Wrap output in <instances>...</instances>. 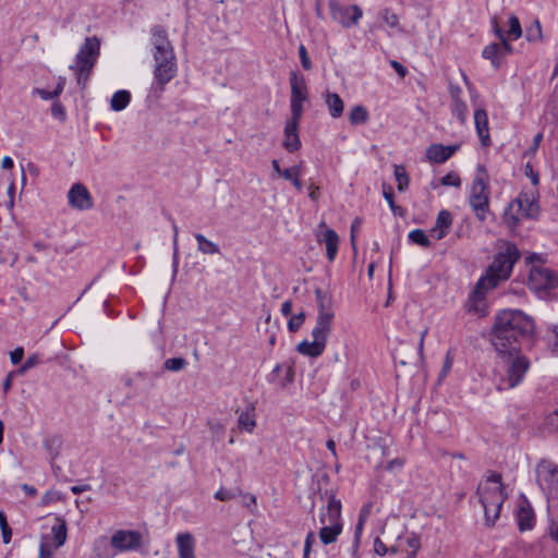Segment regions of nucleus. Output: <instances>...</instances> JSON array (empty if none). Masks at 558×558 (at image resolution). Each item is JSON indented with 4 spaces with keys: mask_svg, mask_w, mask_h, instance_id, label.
<instances>
[{
    "mask_svg": "<svg viewBox=\"0 0 558 558\" xmlns=\"http://www.w3.org/2000/svg\"><path fill=\"white\" fill-rule=\"evenodd\" d=\"M535 329L532 317L520 310H504L495 316L490 342L497 352L520 349L521 341L530 338Z\"/></svg>",
    "mask_w": 558,
    "mask_h": 558,
    "instance_id": "1",
    "label": "nucleus"
},
{
    "mask_svg": "<svg viewBox=\"0 0 558 558\" xmlns=\"http://www.w3.org/2000/svg\"><path fill=\"white\" fill-rule=\"evenodd\" d=\"M315 298L318 313L315 326L312 330L313 340H303L296 347L300 354L310 357H318L324 353L327 339L331 332L335 320V310L331 295L317 288L315 290Z\"/></svg>",
    "mask_w": 558,
    "mask_h": 558,
    "instance_id": "2",
    "label": "nucleus"
},
{
    "mask_svg": "<svg viewBox=\"0 0 558 558\" xmlns=\"http://www.w3.org/2000/svg\"><path fill=\"white\" fill-rule=\"evenodd\" d=\"M519 258L520 251L517 245L505 242L502 250L495 255L493 263L487 268L486 275L477 281L474 293L483 295L484 292L496 288L499 282L507 280Z\"/></svg>",
    "mask_w": 558,
    "mask_h": 558,
    "instance_id": "3",
    "label": "nucleus"
},
{
    "mask_svg": "<svg viewBox=\"0 0 558 558\" xmlns=\"http://www.w3.org/2000/svg\"><path fill=\"white\" fill-rule=\"evenodd\" d=\"M497 353L496 388L500 391L512 389L522 383L531 366L530 360L521 353V349Z\"/></svg>",
    "mask_w": 558,
    "mask_h": 558,
    "instance_id": "4",
    "label": "nucleus"
},
{
    "mask_svg": "<svg viewBox=\"0 0 558 558\" xmlns=\"http://www.w3.org/2000/svg\"><path fill=\"white\" fill-rule=\"evenodd\" d=\"M476 494L484 509L486 525L494 526L507 498L501 475L497 472L489 473L486 481L478 485Z\"/></svg>",
    "mask_w": 558,
    "mask_h": 558,
    "instance_id": "5",
    "label": "nucleus"
},
{
    "mask_svg": "<svg viewBox=\"0 0 558 558\" xmlns=\"http://www.w3.org/2000/svg\"><path fill=\"white\" fill-rule=\"evenodd\" d=\"M341 508V501L330 495L327 506L322 509L319 520L323 526L319 530V539L325 545L335 543L342 532Z\"/></svg>",
    "mask_w": 558,
    "mask_h": 558,
    "instance_id": "6",
    "label": "nucleus"
},
{
    "mask_svg": "<svg viewBox=\"0 0 558 558\" xmlns=\"http://www.w3.org/2000/svg\"><path fill=\"white\" fill-rule=\"evenodd\" d=\"M100 41L97 37H86L75 57V64L70 69L77 74V84L84 88L89 74L99 57Z\"/></svg>",
    "mask_w": 558,
    "mask_h": 558,
    "instance_id": "7",
    "label": "nucleus"
},
{
    "mask_svg": "<svg viewBox=\"0 0 558 558\" xmlns=\"http://www.w3.org/2000/svg\"><path fill=\"white\" fill-rule=\"evenodd\" d=\"M538 205L527 193H520L517 198L509 203L502 214V221L510 231H513L521 219H535L538 216Z\"/></svg>",
    "mask_w": 558,
    "mask_h": 558,
    "instance_id": "8",
    "label": "nucleus"
},
{
    "mask_svg": "<svg viewBox=\"0 0 558 558\" xmlns=\"http://www.w3.org/2000/svg\"><path fill=\"white\" fill-rule=\"evenodd\" d=\"M469 204L477 219L484 221L489 211V181L483 165L477 166V173L471 186Z\"/></svg>",
    "mask_w": 558,
    "mask_h": 558,
    "instance_id": "9",
    "label": "nucleus"
},
{
    "mask_svg": "<svg viewBox=\"0 0 558 558\" xmlns=\"http://www.w3.org/2000/svg\"><path fill=\"white\" fill-rule=\"evenodd\" d=\"M151 44L155 64H177L173 47L168 39L166 29L155 26L151 29Z\"/></svg>",
    "mask_w": 558,
    "mask_h": 558,
    "instance_id": "10",
    "label": "nucleus"
},
{
    "mask_svg": "<svg viewBox=\"0 0 558 558\" xmlns=\"http://www.w3.org/2000/svg\"><path fill=\"white\" fill-rule=\"evenodd\" d=\"M536 481L549 497H558V465L549 460H542L535 469Z\"/></svg>",
    "mask_w": 558,
    "mask_h": 558,
    "instance_id": "11",
    "label": "nucleus"
},
{
    "mask_svg": "<svg viewBox=\"0 0 558 558\" xmlns=\"http://www.w3.org/2000/svg\"><path fill=\"white\" fill-rule=\"evenodd\" d=\"M291 99L290 109L291 116L302 117L303 104L308 99L307 86L304 76L296 72L290 74Z\"/></svg>",
    "mask_w": 558,
    "mask_h": 558,
    "instance_id": "12",
    "label": "nucleus"
},
{
    "mask_svg": "<svg viewBox=\"0 0 558 558\" xmlns=\"http://www.w3.org/2000/svg\"><path fill=\"white\" fill-rule=\"evenodd\" d=\"M330 15L332 21L344 28L356 25L362 17V10L359 5L342 7L337 0H329Z\"/></svg>",
    "mask_w": 558,
    "mask_h": 558,
    "instance_id": "13",
    "label": "nucleus"
},
{
    "mask_svg": "<svg viewBox=\"0 0 558 558\" xmlns=\"http://www.w3.org/2000/svg\"><path fill=\"white\" fill-rule=\"evenodd\" d=\"M529 286L535 291L554 289L558 286V275L544 266H533L530 270Z\"/></svg>",
    "mask_w": 558,
    "mask_h": 558,
    "instance_id": "14",
    "label": "nucleus"
},
{
    "mask_svg": "<svg viewBox=\"0 0 558 558\" xmlns=\"http://www.w3.org/2000/svg\"><path fill=\"white\" fill-rule=\"evenodd\" d=\"M142 534L137 531L119 530L111 536V546L118 551L137 550L142 546Z\"/></svg>",
    "mask_w": 558,
    "mask_h": 558,
    "instance_id": "15",
    "label": "nucleus"
},
{
    "mask_svg": "<svg viewBox=\"0 0 558 558\" xmlns=\"http://www.w3.org/2000/svg\"><path fill=\"white\" fill-rule=\"evenodd\" d=\"M68 201L70 206L78 210H87L93 207L90 193L82 183L72 185L68 193Z\"/></svg>",
    "mask_w": 558,
    "mask_h": 558,
    "instance_id": "16",
    "label": "nucleus"
},
{
    "mask_svg": "<svg viewBox=\"0 0 558 558\" xmlns=\"http://www.w3.org/2000/svg\"><path fill=\"white\" fill-rule=\"evenodd\" d=\"M302 117L291 118L286 122L284 126V138L282 142V146L289 153H294L301 147V140L299 136V124Z\"/></svg>",
    "mask_w": 558,
    "mask_h": 558,
    "instance_id": "17",
    "label": "nucleus"
},
{
    "mask_svg": "<svg viewBox=\"0 0 558 558\" xmlns=\"http://www.w3.org/2000/svg\"><path fill=\"white\" fill-rule=\"evenodd\" d=\"M512 52V47L508 40L504 43H493L483 49V58L489 60L495 68L500 64V59Z\"/></svg>",
    "mask_w": 558,
    "mask_h": 558,
    "instance_id": "18",
    "label": "nucleus"
},
{
    "mask_svg": "<svg viewBox=\"0 0 558 558\" xmlns=\"http://www.w3.org/2000/svg\"><path fill=\"white\" fill-rule=\"evenodd\" d=\"M319 228H325V230L317 234V241L325 243L327 258L329 262H333L338 253L340 239L335 230L326 228L325 222H322Z\"/></svg>",
    "mask_w": 558,
    "mask_h": 558,
    "instance_id": "19",
    "label": "nucleus"
},
{
    "mask_svg": "<svg viewBox=\"0 0 558 558\" xmlns=\"http://www.w3.org/2000/svg\"><path fill=\"white\" fill-rule=\"evenodd\" d=\"M177 64H155L153 88L163 90L165 86L177 75Z\"/></svg>",
    "mask_w": 558,
    "mask_h": 558,
    "instance_id": "20",
    "label": "nucleus"
},
{
    "mask_svg": "<svg viewBox=\"0 0 558 558\" xmlns=\"http://www.w3.org/2000/svg\"><path fill=\"white\" fill-rule=\"evenodd\" d=\"M474 124L482 146L490 145L488 117L485 109L478 108L474 111Z\"/></svg>",
    "mask_w": 558,
    "mask_h": 558,
    "instance_id": "21",
    "label": "nucleus"
},
{
    "mask_svg": "<svg viewBox=\"0 0 558 558\" xmlns=\"http://www.w3.org/2000/svg\"><path fill=\"white\" fill-rule=\"evenodd\" d=\"M458 148V145L444 146L440 144H433L426 149V156L432 162L442 163L447 161Z\"/></svg>",
    "mask_w": 558,
    "mask_h": 558,
    "instance_id": "22",
    "label": "nucleus"
},
{
    "mask_svg": "<svg viewBox=\"0 0 558 558\" xmlns=\"http://www.w3.org/2000/svg\"><path fill=\"white\" fill-rule=\"evenodd\" d=\"M179 558H196L195 555V538L189 533H179L175 537Z\"/></svg>",
    "mask_w": 558,
    "mask_h": 558,
    "instance_id": "23",
    "label": "nucleus"
},
{
    "mask_svg": "<svg viewBox=\"0 0 558 558\" xmlns=\"http://www.w3.org/2000/svg\"><path fill=\"white\" fill-rule=\"evenodd\" d=\"M452 223V217L451 214L448 210H440L438 213L436 223L430 230L433 236H435L437 240H441L445 238L450 229V226Z\"/></svg>",
    "mask_w": 558,
    "mask_h": 558,
    "instance_id": "24",
    "label": "nucleus"
},
{
    "mask_svg": "<svg viewBox=\"0 0 558 558\" xmlns=\"http://www.w3.org/2000/svg\"><path fill=\"white\" fill-rule=\"evenodd\" d=\"M325 102L328 107L329 114L332 118H339L343 113L344 104L340 96L336 93L326 92L324 94Z\"/></svg>",
    "mask_w": 558,
    "mask_h": 558,
    "instance_id": "25",
    "label": "nucleus"
},
{
    "mask_svg": "<svg viewBox=\"0 0 558 558\" xmlns=\"http://www.w3.org/2000/svg\"><path fill=\"white\" fill-rule=\"evenodd\" d=\"M53 535L54 547L59 548L66 542L68 537V525L63 518L56 517V524L51 527Z\"/></svg>",
    "mask_w": 558,
    "mask_h": 558,
    "instance_id": "26",
    "label": "nucleus"
},
{
    "mask_svg": "<svg viewBox=\"0 0 558 558\" xmlns=\"http://www.w3.org/2000/svg\"><path fill=\"white\" fill-rule=\"evenodd\" d=\"M238 424L241 429L252 433L256 426L255 422V408L250 405L245 411L241 412L238 418Z\"/></svg>",
    "mask_w": 558,
    "mask_h": 558,
    "instance_id": "27",
    "label": "nucleus"
},
{
    "mask_svg": "<svg viewBox=\"0 0 558 558\" xmlns=\"http://www.w3.org/2000/svg\"><path fill=\"white\" fill-rule=\"evenodd\" d=\"M194 238L197 242V250L202 254H207V255L220 254L219 245L217 243L208 240L204 234L195 233Z\"/></svg>",
    "mask_w": 558,
    "mask_h": 558,
    "instance_id": "28",
    "label": "nucleus"
},
{
    "mask_svg": "<svg viewBox=\"0 0 558 558\" xmlns=\"http://www.w3.org/2000/svg\"><path fill=\"white\" fill-rule=\"evenodd\" d=\"M517 517L520 531H527L533 527L535 517L532 508L521 507L518 511Z\"/></svg>",
    "mask_w": 558,
    "mask_h": 558,
    "instance_id": "29",
    "label": "nucleus"
},
{
    "mask_svg": "<svg viewBox=\"0 0 558 558\" xmlns=\"http://www.w3.org/2000/svg\"><path fill=\"white\" fill-rule=\"evenodd\" d=\"M131 100V94L128 90L116 92L110 101V107L113 111H121L128 107Z\"/></svg>",
    "mask_w": 558,
    "mask_h": 558,
    "instance_id": "30",
    "label": "nucleus"
},
{
    "mask_svg": "<svg viewBox=\"0 0 558 558\" xmlns=\"http://www.w3.org/2000/svg\"><path fill=\"white\" fill-rule=\"evenodd\" d=\"M368 119V111L361 105L354 106L349 113V121L352 125L365 124Z\"/></svg>",
    "mask_w": 558,
    "mask_h": 558,
    "instance_id": "31",
    "label": "nucleus"
},
{
    "mask_svg": "<svg viewBox=\"0 0 558 558\" xmlns=\"http://www.w3.org/2000/svg\"><path fill=\"white\" fill-rule=\"evenodd\" d=\"M300 174H301V166L300 165L290 167L282 171V177L286 180L291 181L298 191H302V184L299 180Z\"/></svg>",
    "mask_w": 558,
    "mask_h": 558,
    "instance_id": "32",
    "label": "nucleus"
},
{
    "mask_svg": "<svg viewBox=\"0 0 558 558\" xmlns=\"http://www.w3.org/2000/svg\"><path fill=\"white\" fill-rule=\"evenodd\" d=\"M468 111V106L463 100H456L454 102H451V112L461 124L465 123Z\"/></svg>",
    "mask_w": 558,
    "mask_h": 558,
    "instance_id": "33",
    "label": "nucleus"
},
{
    "mask_svg": "<svg viewBox=\"0 0 558 558\" xmlns=\"http://www.w3.org/2000/svg\"><path fill=\"white\" fill-rule=\"evenodd\" d=\"M409 240L423 247H429L430 241L422 229H414L409 233Z\"/></svg>",
    "mask_w": 558,
    "mask_h": 558,
    "instance_id": "34",
    "label": "nucleus"
},
{
    "mask_svg": "<svg viewBox=\"0 0 558 558\" xmlns=\"http://www.w3.org/2000/svg\"><path fill=\"white\" fill-rule=\"evenodd\" d=\"M522 36V28L519 19L515 15H510L509 17V29L507 32V37L510 39H518Z\"/></svg>",
    "mask_w": 558,
    "mask_h": 558,
    "instance_id": "35",
    "label": "nucleus"
},
{
    "mask_svg": "<svg viewBox=\"0 0 558 558\" xmlns=\"http://www.w3.org/2000/svg\"><path fill=\"white\" fill-rule=\"evenodd\" d=\"M172 230H173V254H172V270L173 276L178 272L179 267V243H178V236H179V229L175 222H172Z\"/></svg>",
    "mask_w": 558,
    "mask_h": 558,
    "instance_id": "36",
    "label": "nucleus"
},
{
    "mask_svg": "<svg viewBox=\"0 0 558 558\" xmlns=\"http://www.w3.org/2000/svg\"><path fill=\"white\" fill-rule=\"evenodd\" d=\"M525 38L527 41L535 43L542 39V26L539 21H534L525 31Z\"/></svg>",
    "mask_w": 558,
    "mask_h": 558,
    "instance_id": "37",
    "label": "nucleus"
},
{
    "mask_svg": "<svg viewBox=\"0 0 558 558\" xmlns=\"http://www.w3.org/2000/svg\"><path fill=\"white\" fill-rule=\"evenodd\" d=\"M395 177H396V180H397V183H398V190L400 192L404 191L408 187V184H409V177L405 173V170L402 167H400V166H396V168H395Z\"/></svg>",
    "mask_w": 558,
    "mask_h": 558,
    "instance_id": "38",
    "label": "nucleus"
},
{
    "mask_svg": "<svg viewBox=\"0 0 558 558\" xmlns=\"http://www.w3.org/2000/svg\"><path fill=\"white\" fill-rule=\"evenodd\" d=\"M380 17L391 28H397L399 26V16L390 9H384L380 12Z\"/></svg>",
    "mask_w": 558,
    "mask_h": 558,
    "instance_id": "39",
    "label": "nucleus"
},
{
    "mask_svg": "<svg viewBox=\"0 0 558 558\" xmlns=\"http://www.w3.org/2000/svg\"><path fill=\"white\" fill-rule=\"evenodd\" d=\"M186 365V361L183 357H171L166 360L165 368L171 372H179Z\"/></svg>",
    "mask_w": 558,
    "mask_h": 558,
    "instance_id": "40",
    "label": "nucleus"
},
{
    "mask_svg": "<svg viewBox=\"0 0 558 558\" xmlns=\"http://www.w3.org/2000/svg\"><path fill=\"white\" fill-rule=\"evenodd\" d=\"M304 320H305L304 312H300L299 314L291 316V318L288 322V329L291 332L298 331L301 328V326L304 324Z\"/></svg>",
    "mask_w": 558,
    "mask_h": 558,
    "instance_id": "41",
    "label": "nucleus"
},
{
    "mask_svg": "<svg viewBox=\"0 0 558 558\" xmlns=\"http://www.w3.org/2000/svg\"><path fill=\"white\" fill-rule=\"evenodd\" d=\"M441 184L445 186H456L459 187L461 185V180L458 173L449 172L445 177L441 178Z\"/></svg>",
    "mask_w": 558,
    "mask_h": 558,
    "instance_id": "42",
    "label": "nucleus"
},
{
    "mask_svg": "<svg viewBox=\"0 0 558 558\" xmlns=\"http://www.w3.org/2000/svg\"><path fill=\"white\" fill-rule=\"evenodd\" d=\"M384 197L388 202L390 209L395 215L402 216L403 215V208L400 206H397L393 201V193L391 191H384Z\"/></svg>",
    "mask_w": 558,
    "mask_h": 558,
    "instance_id": "43",
    "label": "nucleus"
},
{
    "mask_svg": "<svg viewBox=\"0 0 558 558\" xmlns=\"http://www.w3.org/2000/svg\"><path fill=\"white\" fill-rule=\"evenodd\" d=\"M299 57H300V61H301V64H302L303 69L307 70V71L311 70L312 69V62L310 60L307 50H306L304 45H300L299 46Z\"/></svg>",
    "mask_w": 558,
    "mask_h": 558,
    "instance_id": "44",
    "label": "nucleus"
},
{
    "mask_svg": "<svg viewBox=\"0 0 558 558\" xmlns=\"http://www.w3.org/2000/svg\"><path fill=\"white\" fill-rule=\"evenodd\" d=\"M405 542H407V545L411 548V551L408 553L407 557L413 558L420 549V546H421L420 539H418V537L412 535V536L408 537L405 539Z\"/></svg>",
    "mask_w": 558,
    "mask_h": 558,
    "instance_id": "45",
    "label": "nucleus"
},
{
    "mask_svg": "<svg viewBox=\"0 0 558 558\" xmlns=\"http://www.w3.org/2000/svg\"><path fill=\"white\" fill-rule=\"evenodd\" d=\"M62 499H63V496L60 492L49 490L43 496L41 502H43V505H48V504L59 501Z\"/></svg>",
    "mask_w": 558,
    "mask_h": 558,
    "instance_id": "46",
    "label": "nucleus"
},
{
    "mask_svg": "<svg viewBox=\"0 0 558 558\" xmlns=\"http://www.w3.org/2000/svg\"><path fill=\"white\" fill-rule=\"evenodd\" d=\"M40 363V356L38 354H33L26 359L24 364L21 367V373H24L35 366H37Z\"/></svg>",
    "mask_w": 558,
    "mask_h": 558,
    "instance_id": "47",
    "label": "nucleus"
},
{
    "mask_svg": "<svg viewBox=\"0 0 558 558\" xmlns=\"http://www.w3.org/2000/svg\"><path fill=\"white\" fill-rule=\"evenodd\" d=\"M314 542H315L314 533L313 532H308L306 537H305V542H304L303 558H310L311 548H312V545H313Z\"/></svg>",
    "mask_w": 558,
    "mask_h": 558,
    "instance_id": "48",
    "label": "nucleus"
},
{
    "mask_svg": "<svg viewBox=\"0 0 558 558\" xmlns=\"http://www.w3.org/2000/svg\"><path fill=\"white\" fill-rule=\"evenodd\" d=\"M235 497V493H232L230 490H227L225 488H220L216 492L215 498L220 501H228Z\"/></svg>",
    "mask_w": 558,
    "mask_h": 558,
    "instance_id": "49",
    "label": "nucleus"
},
{
    "mask_svg": "<svg viewBox=\"0 0 558 558\" xmlns=\"http://www.w3.org/2000/svg\"><path fill=\"white\" fill-rule=\"evenodd\" d=\"M524 173L526 177H529L531 179V182L534 186H536L539 183L538 172L534 171L530 163H527L524 167Z\"/></svg>",
    "mask_w": 558,
    "mask_h": 558,
    "instance_id": "50",
    "label": "nucleus"
},
{
    "mask_svg": "<svg viewBox=\"0 0 558 558\" xmlns=\"http://www.w3.org/2000/svg\"><path fill=\"white\" fill-rule=\"evenodd\" d=\"M374 550L379 556H385L386 554H388V547L378 537L374 541Z\"/></svg>",
    "mask_w": 558,
    "mask_h": 558,
    "instance_id": "51",
    "label": "nucleus"
},
{
    "mask_svg": "<svg viewBox=\"0 0 558 558\" xmlns=\"http://www.w3.org/2000/svg\"><path fill=\"white\" fill-rule=\"evenodd\" d=\"M51 557H52V549H51L50 545L43 541L39 546V558H51Z\"/></svg>",
    "mask_w": 558,
    "mask_h": 558,
    "instance_id": "52",
    "label": "nucleus"
},
{
    "mask_svg": "<svg viewBox=\"0 0 558 558\" xmlns=\"http://www.w3.org/2000/svg\"><path fill=\"white\" fill-rule=\"evenodd\" d=\"M23 356H24L23 348H21V347L16 348L10 354V359H11L12 364H14V365L19 364L23 360Z\"/></svg>",
    "mask_w": 558,
    "mask_h": 558,
    "instance_id": "53",
    "label": "nucleus"
},
{
    "mask_svg": "<svg viewBox=\"0 0 558 558\" xmlns=\"http://www.w3.org/2000/svg\"><path fill=\"white\" fill-rule=\"evenodd\" d=\"M492 24H493V31H494L495 35L499 38L500 43H504V40H508L507 36H506V33L498 25L496 19H493Z\"/></svg>",
    "mask_w": 558,
    "mask_h": 558,
    "instance_id": "54",
    "label": "nucleus"
},
{
    "mask_svg": "<svg viewBox=\"0 0 558 558\" xmlns=\"http://www.w3.org/2000/svg\"><path fill=\"white\" fill-rule=\"evenodd\" d=\"M34 93L39 95L44 100H50V99H54V98L58 97L57 93H54V90L48 92V90L43 89V88H35Z\"/></svg>",
    "mask_w": 558,
    "mask_h": 558,
    "instance_id": "55",
    "label": "nucleus"
},
{
    "mask_svg": "<svg viewBox=\"0 0 558 558\" xmlns=\"http://www.w3.org/2000/svg\"><path fill=\"white\" fill-rule=\"evenodd\" d=\"M361 226H362V219L356 217L351 225V242H352L353 246H354L355 233L360 230Z\"/></svg>",
    "mask_w": 558,
    "mask_h": 558,
    "instance_id": "56",
    "label": "nucleus"
},
{
    "mask_svg": "<svg viewBox=\"0 0 558 558\" xmlns=\"http://www.w3.org/2000/svg\"><path fill=\"white\" fill-rule=\"evenodd\" d=\"M452 367V359L450 357L449 354L446 355V359H445V362H444V366H442V369L440 372V377H445L449 371L451 369Z\"/></svg>",
    "mask_w": 558,
    "mask_h": 558,
    "instance_id": "57",
    "label": "nucleus"
},
{
    "mask_svg": "<svg viewBox=\"0 0 558 558\" xmlns=\"http://www.w3.org/2000/svg\"><path fill=\"white\" fill-rule=\"evenodd\" d=\"M548 533H549V536L551 537V539H554L555 542L558 543V522L557 521H551V523L548 527Z\"/></svg>",
    "mask_w": 558,
    "mask_h": 558,
    "instance_id": "58",
    "label": "nucleus"
},
{
    "mask_svg": "<svg viewBox=\"0 0 558 558\" xmlns=\"http://www.w3.org/2000/svg\"><path fill=\"white\" fill-rule=\"evenodd\" d=\"M449 93H450V97H451V100L452 102H454L456 100H462L460 98L461 94H462V90L459 86H450L449 87Z\"/></svg>",
    "mask_w": 558,
    "mask_h": 558,
    "instance_id": "59",
    "label": "nucleus"
},
{
    "mask_svg": "<svg viewBox=\"0 0 558 558\" xmlns=\"http://www.w3.org/2000/svg\"><path fill=\"white\" fill-rule=\"evenodd\" d=\"M52 116L56 118H63L64 117V110L60 102H54L51 108Z\"/></svg>",
    "mask_w": 558,
    "mask_h": 558,
    "instance_id": "60",
    "label": "nucleus"
},
{
    "mask_svg": "<svg viewBox=\"0 0 558 558\" xmlns=\"http://www.w3.org/2000/svg\"><path fill=\"white\" fill-rule=\"evenodd\" d=\"M542 140H543V134H542V133H537V134L534 136V138H533V144H532V146H531V147H530V149H529V153H530V154H535V153H536V150H537V148H538V146H539V144H541Z\"/></svg>",
    "mask_w": 558,
    "mask_h": 558,
    "instance_id": "61",
    "label": "nucleus"
},
{
    "mask_svg": "<svg viewBox=\"0 0 558 558\" xmlns=\"http://www.w3.org/2000/svg\"><path fill=\"white\" fill-rule=\"evenodd\" d=\"M391 66L396 70V72L401 76V77H404L405 74H407V69L404 65H402L400 62L398 61H391Z\"/></svg>",
    "mask_w": 558,
    "mask_h": 558,
    "instance_id": "62",
    "label": "nucleus"
},
{
    "mask_svg": "<svg viewBox=\"0 0 558 558\" xmlns=\"http://www.w3.org/2000/svg\"><path fill=\"white\" fill-rule=\"evenodd\" d=\"M2 532V539L4 544H9L12 537V530L9 525H5L1 529Z\"/></svg>",
    "mask_w": 558,
    "mask_h": 558,
    "instance_id": "63",
    "label": "nucleus"
},
{
    "mask_svg": "<svg viewBox=\"0 0 558 558\" xmlns=\"http://www.w3.org/2000/svg\"><path fill=\"white\" fill-rule=\"evenodd\" d=\"M292 313V301L287 300L281 305V314L283 316H289Z\"/></svg>",
    "mask_w": 558,
    "mask_h": 558,
    "instance_id": "64",
    "label": "nucleus"
}]
</instances>
